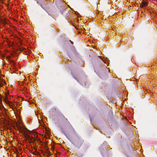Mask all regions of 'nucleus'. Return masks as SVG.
I'll list each match as a JSON object with an SVG mask.
<instances>
[{
    "instance_id": "1",
    "label": "nucleus",
    "mask_w": 157,
    "mask_h": 157,
    "mask_svg": "<svg viewBox=\"0 0 157 157\" xmlns=\"http://www.w3.org/2000/svg\"><path fill=\"white\" fill-rule=\"evenodd\" d=\"M17 128L19 132L22 133L26 139L31 141H35L37 136L36 133L28 130L22 124L17 125Z\"/></svg>"
},
{
    "instance_id": "2",
    "label": "nucleus",
    "mask_w": 157,
    "mask_h": 157,
    "mask_svg": "<svg viewBox=\"0 0 157 157\" xmlns=\"http://www.w3.org/2000/svg\"><path fill=\"white\" fill-rule=\"evenodd\" d=\"M147 2L145 1H143L140 4V6L144 8L146 7V6H147Z\"/></svg>"
},
{
    "instance_id": "3",
    "label": "nucleus",
    "mask_w": 157,
    "mask_h": 157,
    "mask_svg": "<svg viewBox=\"0 0 157 157\" xmlns=\"http://www.w3.org/2000/svg\"><path fill=\"white\" fill-rule=\"evenodd\" d=\"M5 102L8 105H10V102L9 101H6Z\"/></svg>"
},
{
    "instance_id": "4",
    "label": "nucleus",
    "mask_w": 157,
    "mask_h": 157,
    "mask_svg": "<svg viewBox=\"0 0 157 157\" xmlns=\"http://www.w3.org/2000/svg\"><path fill=\"white\" fill-rule=\"evenodd\" d=\"M4 100H5V102H6V101H8V100H7V98H4Z\"/></svg>"
}]
</instances>
